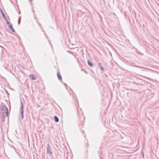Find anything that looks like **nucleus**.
Masks as SVG:
<instances>
[{
	"label": "nucleus",
	"mask_w": 159,
	"mask_h": 159,
	"mask_svg": "<svg viewBox=\"0 0 159 159\" xmlns=\"http://www.w3.org/2000/svg\"><path fill=\"white\" fill-rule=\"evenodd\" d=\"M0 109L1 110V112L0 114L2 115L3 117H6V116H8V109L7 107L5 106L2 105L0 107Z\"/></svg>",
	"instance_id": "nucleus-1"
},
{
	"label": "nucleus",
	"mask_w": 159,
	"mask_h": 159,
	"mask_svg": "<svg viewBox=\"0 0 159 159\" xmlns=\"http://www.w3.org/2000/svg\"><path fill=\"white\" fill-rule=\"evenodd\" d=\"M20 106L21 108L20 109V114L21 116V119H22L24 117V115H23V105L22 102V100H20Z\"/></svg>",
	"instance_id": "nucleus-2"
},
{
	"label": "nucleus",
	"mask_w": 159,
	"mask_h": 159,
	"mask_svg": "<svg viewBox=\"0 0 159 159\" xmlns=\"http://www.w3.org/2000/svg\"><path fill=\"white\" fill-rule=\"evenodd\" d=\"M47 153H50L51 154H52V153L50 150V146L49 144H48L47 147Z\"/></svg>",
	"instance_id": "nucleus-3"
},
{
	"label": "nucleus",
	"mask_w": 159,
	"mask_h": 159,
	"mask_svg": "<svg viewBox=\"0 0 159 159\" xmlns=\"http://www.w3.org/2000/svg\"><path fill=\"white\" fill-rule=\"evenodd\" d=\"M0 12L2 15L4 19L6 21H7V19L6 18V16H5V14H4L2 10L1 9H0Z\"/></svg>",
	"instance_id": "nucleus-4"
},
{
	"label": "nucleus",
	"mask_w": 159,
	"mask_h": 159,
	"mask_svg": "<svg viewBox=\"0 0 159 159\" xmlns=\"http://www.w3.org/2000/svg\"><path fill=\"white\" fill-rule=\"evenodd\" d=\"M29 77L31 79L33 80H35L36 79V77L33 75L31 74L29 75Z\"/></svg>",
	"instance_id": "nucleus-5"
},
{
	"label": "nucleus",
	"mask_w": 159,
	"mask_h": 159,
	"mask_svg": "<svg viewBox=\"0 0 159 159\" xmlns=\"http://www.w3.org/2000/svg\"><path fill=\"white\" fill-rule=\"evenodd\" d=\"M57 76L59 80H62V78L61 75L60 74L59 72H58L57 73Z\"/></svg>",
	"instance_id": "nucleus-6"
},
{
	"label": "nucleus",
	"mask_w": 159,
	"mask_h": 159,
	"mask_svg": "<svg viewBox=\"0 0 159 159\" xmlns=\"http://www.w3.org/2000/svg\"><path fill=\"white\" fill-rule=\"evenodd\" d=\"M6 21V23L7 24V26L10 28L12 27V25L11 24L10 22L7 21V20Z\"/></svg>",
	"instance_id": "nucleus-7"
},
{
	"label": "nucleus",
	"mask_w": 159,
	"mask_h": 159,
	"mask_svg": "<svg viewBox=\"0 0 159 159\" xmlns=\"http://www.w3.org/2000/svg\"><path fill=\"white\" fill-rule=\"evenodd\" d=\"M88 63L89 65L91 67L93 66V63L89 60H88Z\"/></svg>",
	"instance_id": "nucleus-8"
},
{
	"label": "nucleus",
	"mask_w": 159,
	"mask_h": 159,
	"mask_svg": "<svg viewBox=\"0 0 159 159\" xmlns=\"http://www.w3.org/2000/svg\"><path fill=\"white\" fill-rule=\"evenodd\" d=\"M55 121L56 122H58L59 121V119L58 117L56 116H55L54 117Z\"/></svg>",
	"instance_id": "nucleus-9"
},
{
	"label": "nucleus",
	"mask_w": 159,
	"mask_h": 159,
	"mask_svg": "<svg viewBox=\"0 0 159 159\" xmlns=\"http://www.w3.org/2000/svg\"><path fill=\"white\" fill-rule=\"evenodd\" d=\"M11 30L13 32H15V30L14 29L12 28V27H11V28H10Z\"/></svg>",
	"instance_id": "nucleus-10"
},
{
	"label": "nucleus",
	"mask_w": 159,
	"mask_h": 159,
	"mask_svg": "<svg viewBox=\"0 0 159 159\" xmlns=\"http://www.w3.org/2000/svg\"><path fill=\"white\" fill-rule=\"evenodd\" d=\"M100 68L101 70L102 71H104V69L102 66H100Z\"/></svg>",
	"instance_id": "nucleus-11"
},
{
	"label": "nucleus",
	"mask_w": 159,
	"mask_h": 159,
	"mask_svg": "<svg viewBox=\"0 0 159 159\" xmlns=\"http://www.w3.org/2000/svg\"><path fill=\"white\" fill-rule=\"evenodd\" d=\"M20 17L19 19L18 20V24L19 25L20 23Z\"/></svg>",
	"instance_id": "nucleus-12"
},
{
	"label": "nucleus",
	"mask_w": 159,
	"mask_h": 159,
	"mask_svg": "<svg viewBox=\"0 0 159 159\" xmlns=\"http://www.w3.org/2000/svg\"><path fill=\"white\" fill-rule=\"evenodd\" d=\"M134 66L135 67H139V68H142V67L140 66Z\"/></svg>",
	"instance_id": "nucleus-13"
},
{
	"label": "nucleus",
	"mask_w": 159,
	"mask_h": 159,
	"mask_svg": "<svg viewBox=\"0 0 159 159\" xmlns=\"http://www.w3.org/2000/svg\"><path fill=\"white\" fill-rule=\"evenodd\" d=\"M30 0V2H31L32 1V0Z\"/></svg>",
	"instance_id": "nucleus-14"
},
{
	"label": "nucleus",
	"mask_w": 159,
	"mask_h": 159,
	"mask_svg": "<svg viewBox=\"0 0 159 159\" xmlns=\"http://www.w3.org/2000/svg\"><path fill=\"white\" fill-rule=\"evenodd\" d=\"M64 84H65V85H66V84L65 83Z\"/></svg>",
	"instance_id": "nucleus-15"
},
{
	"label": "nucleus",
	"mask_w": 159,
	"mask_h": 159,
	"mask_svg": "<svg viewBox=\"0 0 159 159\" xmlns=\"http://www.w3.org/2000/svg\"><path fill=\"white\" fill-rule=\"evenodd\" d=\"M1 1V0H0V1Z\"/></svg>",
	"instance_id": "nucleus-16"
}]
</instances>
